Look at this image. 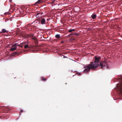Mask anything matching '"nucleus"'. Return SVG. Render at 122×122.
I'll list each match as a JSON object with an SVG mask.
<instances>
[{"label": "nucleus", "instance_id": "24", "mask_svg": "<svg viewBox=\"0 0 122 122\" xmlns=\"http://www.w3.org/2000/svg\"><path fill=\"white\" fill-rule=\"evenodd\" d=\"M4 14L5 15H6L7 14V13L6 12H5V13H4Z\"/></svg>", "mask_w": 122, "mask_h": 122}, {"label": "nucleus", "instance_id": "19", "mask_svg": "<svg viewBox=\"0 0 122 122\" xmlns=\"http://www.w3.org/2000/svg\"><path fill=\"white\" fill-rule=\"evenodd\" d=\"M64 42L63 41H61V43H64Z\"/></svg>", "mask_w": 122, "mask_h": 122}, {"label": "nucleus", "instance_id": "15", "mask_svg": "<svg viewBox=\"0 0 122 122\" xmlns=\"http://www.w3.org/2000/svg\"><path fill=\"white\" fill-rule=\"evenodd\" d=\"M42 79L44 81H45L46 80V78H44L43 77H42Z\"/></svg>", "mask_w": 122, "mask_h": 122}, {"label": "nucleus", "instance_id": "1", "mask_svg": "<svg viewBox=\"0 0 122 122\" xmlns=\"http://www.w3.org/2000/svg\"><path fill=\"white\" fill-rule=\"evenodd\" d=\"M101 58V57L100 56L97 57L96 56H95L94 61L91 62L90 64L86 65L84 66L85 69L83 72L84 73H87L91 69H95L99 66L103 69L109 68V65L110 62H109L105 61L100 62L99 60Z\"/></svg>", "mask_w": 122, "mask_h": 122}, {"label": "nucleus", "instance_id": "16", "mask_svg": "<svg viewBox=\"0 0 122 122\" xmlns=\"http://www.w3.org/2000/svg\"><path fill=\"white\" fill-rule=\"evenodd\" d=\"M68 31L69 32H71L72 31L71 29H70L68 30Z\"/></svg>", "mask_w": 122, "mask_h": 122}, {"label": "nucleus", "instance_id": "10", "mask_svg": "<svg viewBox=\"0 0 122 122\" xmlns=\"http://www.w3.org/2000/svg\"><path fill=\"white\" fill-rule=\"evenodd\" d=\"M35 22H36V23H37L38 24H40V22H38L36 20L35 21H34L32 23V24H33Z\"/></svg>", "mask_w": 122, "mask_h": 122}, {"label": "nucleus", "instance_id": "3", "mask_svg": "<svg viewBox=\"0 0 122 122\" xmlns=\"http://www.w3.org/2000/svg\"><path fill=\"white\" fill-rule=\"evenodd\" d=\"M41 24H45V20L44 18H43L41 21Z\"/></svg>", "mask_w": 122, "mask_h": 122}, {"label": "nucleus", "instance_id": "12", "mask_svg": "<svg viewBox=\"0 0 122 122\" xmlns=\"http://www.w3.org/2000/svg\"><path fill=\"white\" fill-rule=\"evenodd\" d=\"M72 34L75 35L76 36H78L79 35V34L78 33H75L74 34Z\"/></svg>", "mask_w": 122, "mask_h": 122}, {"label": "nucleus", "instance_id": "17", "mask_svg": "<svg viewBox=\"0 0 122 122\" xmlns=\"http://www.w3.org/2000/svg\"><path fill=\"white\" fill-rule=\"evenodd\" d=\"M78 75H80L81 74V73H80L77 72V73Z\"/></svg>", "mask_w": 122, "mask_h": 122}, {"label": "nucleus", "instance_id": "18", "mask_svg": "<svg viewBox=\"0 0 122 122\" xmlns=\"http://www.w3.org/2000/svg\"><path fill=\"white\" fill-rule=\"evenodd\" d=\"M64 56V57H63V58H67V57L66 56Z\"/></svg>", "mask_w": 122, "mask_h": 122}, {"label": "nucleus", "instance_id": "20", "mask_svg": "<svg viewBox=\"0 0 122 122\" xmlns=\"http://www.w3.org/2000/svg\"><path fill=\"white\" fill-rule=\"evenodd\" d=\"M55 0H53V1L52 2V3H54L55 2Z\"/></svg>", "mask_w": 122, "mask_h": 122}, {"label": "nucleus", "instance_id": "7", "mask_svg": "<svg viewBox=\"0 0 122 122\" xmlns=\"http://www.w3.org/2000/svg\"><path fill=\"white\" fill-rule=\"evenodd\" d=\"M17 48L16 47H12L10 48V50L11 51H13L15 50Z\"/></svg>", "mask_w": 122, "mask_h": 122}, {"label": "nucleus", "instance_id": "6", "mask_svg": "<svg viewBox=\"0 0 122 122\" xmlns=\"http://www.w3.org/2000/svg\"><path fill=\"white\" fill-rule=\"evenodd\" d=\"M20 46V45H18V44L17 43H14L13 44L12 46V47H16V46Z\"/></svg>", "mask_w": 122, "mask_h": 122}, {"label": "nucleus", "instance_id": "8", "mask_svg": "<svg viewBox=\"0 0 122 122\" xmlns=\"http://www.w3.org/2000/svg\"><path fill=\"white\" fill-rule=\"evenodd\" d=\"M7 31L5 29H3L2 30V31H1V33H5V32H7Z\"/></svg>", "mask_w": 122, "mask_h": 122}, {"label": "nucleus", "instance_id": "4", "mask_svg": "<svg viewBox=\"0 0 122 122\" xmlns=\"http://www.w3.org/2000/svg\"><path fill=\"white\" fill-rule=\"evenodd\" d=\"M42 13H38L36 15V18H38L39 17H41V16Z\"/></svg>", "mask_w": 122, "mask_h": 122}, {"label": "nucleus", "instance_id": "5", "mask_svg": "<svg viewBox=\"0 0 122 122\" xmlns=\"http://www.w3.org/2000/svg\"><path fill=\"white\" fill-rule=\"evenodd\" d=\"M96 16L97 15H96L93 14H92V15H91V17L93 19H95L96 17Z\"/></svg>", "mask_w": 122, "mask_h": 122}, {"label": "nucleus", "instance_id": "21", "mask_svg": "<svg viewBox=\"0 0 122 122\" xmlns=\"http://www.w3.org/2000/svg\"><path fill=\"white\" fill-rule=\"evenodd\" d=\"M20 46L21 47H23L22 46L20 45V46Z\"/></svg>", "mask_w": 122, "mask_h": 122}, {"label": "nucleus", "instance_id": "22", "mask_svg": "<svg viewBox=\"0 0 122 122\" xmlns=\"http://www.w3.org/2000/svg\"><path fill=\"white\" fill-rule=\"evenodd\" d=\"M25 42H22V43H21L20 44H25Z\"/></svg>", "mask_w": 122, "mask_h": 122}, {"label": "nucleus", "instance_id": "14", "mask_svg": "<svg viewBox=\"0 0 122 122\" xmlns=\"http://www.w3.org/2000/svg\"><path fill=\"white\" fill-rule=\"evenodd\" d=\"M41 0H38L36 3H36H40V1Z\"/></svg>", "mask_w": 122, "mask_h": 122}, {"label": "nucleus", "instance_id": "13", "mask_svg": "<svg viewBox=\"0 0 122 122\" xmlns=\"http://www.w3.org/2000/svg\"><path fill=\"white\" fill-rule=\"evenodd\" d=\"M31 38L34 41H36V39L35 37H32Z\"/></svg>", "mask_w": 122, "mask_h": 122}, {"label": "nucleus", "instance_id": "25", "mask_svg": "<svg viewBox=\"0 0 122 122\" xmlns=\"http://www.w3.org/2000/svg\"><path fill=\"white\" fill-rule=\"evenodd\" d=\"M23 110H20V112H23Z\"/></svg>", "mask_w": 122, "mask_h": 122}, {"label": "nucleus", "instance_id": "9", "mask_svg": "<svg viewBox=\"0 0 122 122\" xmlns=\"http://www.w3.org/2000/svg\"><path fill=\"white\" fill-rule=\"evenodd\" d=\"M60 37V36L59 35L57 34L55 36V37L56 38H59Z\"/></svg>", "mask_w": 122, "mask_h": 122}, {"label": "nucleus", "instance_id": "11", "mask_svg": "<svg viewBox=\"0 0 122 122\" xmlns=\"http://www.w3.org/2000/svg\"><path fill=\"white\" fill-rule=\"evenodd\" d=\"M28 47V45H26L24 46L25 48H26Z\"/></svg>", "mask_w": 122, "mask_h": 122}, {"label": "nucleus", "instance_id": "23", "mask_svg": "<svg viewBox=\"0 0 122 122\" xmlns=\"http://www.w3.org/2000/svg\"><path fill=\"white\" fill-rule=\"evenodd\" d=\"M71 30H72V31H74V30H75V29H71Z\"/></svg>", "mask_w": 122, "mask_h": 122}, {"label": "nucleus", "instance_id": "2", "mask_svg": "<svg viewBox=\"0 0 122 122\" xmlns=\"http://www.w3.org/2000/svg\"><path fill=\"white\" fill-rule=\"evenodd\" d=\"M120 78L121 82L120 83L118 84L117 85V91L122 95V75L120 76Z\"/></svg>", "mask_w": 122, "mask_h": 122}]
</instances>
